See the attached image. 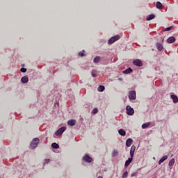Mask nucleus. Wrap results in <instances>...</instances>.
<instances>
[{
    "label": "nucleus",
    "instance_id": "obj_1",
    "mask_svg": "<svg viewBox=\"0 0 178 178\" xmlns=\"http://www.w3.org/2000/svg\"><path fill=\"white\" fill-rule=\"evenodd\" d=\"M38 144H40V139L38 138H33L31 142V149H35V148H37L38 146Z\"/></svg>",
    "mask_w": 178,
    "mask_h": 178
},
{
    "label": "nucleus",
    "instance_id": "obj_2",
    "mask_svg": "<svg viewBox=\"0 0 178 178\" xmlns=\"http://www.w3.org/2000/svg\"><path fill=\"white\" fill-rule=\"evenodd\" d=\"M118 40H120V36L119 35L113 36L108 40V44H109V45H112V44H113V42H115V41H118Z\"/></svg>",
    "mask_w": 178,
    "mask_h": 178
},
{
    "label": "nucleus",
    "instance_id": "obj_3",
    "mask_svg": "<svg viewBox=\"0 0 178 178\" xmlns=\"http://www.w3.org/2000/svg\"><path fill=\"white\" fill-rule=\"evenodd\" d=\"M126 112L127 115L129 116H133L134 115V108H131L130 106H127Z\"/></svg>",
    "mask_w": 178,
    "mask_h": 178
},
{
    "label": "nucleus",
    "instance_id": "obj_4",
    "mask_svg": "<svg viewBox=\"0 0 178 178\" xmlns=\"http://www.w3.org/2000/svg\"><path fill=\"white\" fill-rule=\"evenodd\" d=\"M65 131H66V127H62L55 132V134L56 136H61Z\"/></svg>",
    "mask_w": 178,
    "mask_h": 178
},
{
    "label": "nucleus",
    "instance_id": "obj_5",
    "mask_svg": "<svg viewBox=\"0 0 178 178\" xmlns=\"http://www.w3.org/2000/svg\"><path fill=\"white\" fill-rule=\"evenodd\" d=\"M84 162H87L88 163H91L92 162V158H91L88 154H86L82 158Z\"/></svg>",
    "mask_w": 178,
    "mask_h": 178
},
{
    "label": "nucleus",
    "instance_id": "obj_6",
    "mask_svg": "<svg viewBox=\"0 0 178 178\" xmlns=\"http://www.w3.org/2000/svg\"><path fill=\"white\" fill-rule=\"evenodd\" d=\"M136 91L131 90L129 92V99L130 101H134L136 99Z\"/></svg>",
    "mask_w": 178,
    "mask_h": 178
},
{
    "label": "nucleus",
    "instance_id": "obj_7",
    "mask_svg": "<svg viewBox=\"0 0 178 178\" xmlns=\"http://www.w3.org/2000/svg\"><path fill=\"white\" fill-rule=\"evenodd\" d=\"M134 66H138V67H141L143 66V61L140 59H136L133 61Z\"/></svg>",
    "mask_w": 178,
    "mask_h": 178
},
{
    "label": "nucleus",
    "instance_id": "obj_8",
    "mask_svg": "<svg viewBox=\"0 0 178 178\" xmlns=\"http://www.w3.org/2000/svg\"><path fill=\"white\" fill-rule=\"evenodd\" d=\"M176 42V38L171 36L167 39L168 44H173V42Z\"/></svg>",
    "mask_w": 178,
    "mask_h": 178
},
{
    "label": "nucleus",
    "instance_id": "obj_9",
    "mask_svg": "<svg viewBox=\"0 0 178 178\" xmlns=\"http://www.w3.org/2000/svg\"><path fill=\"white\" fill-rule=\"evenodd\" d=\"M131 162H133V157H132V156H131L130 158H129V159L125 161L124 168H127V166H129V165H130V163H131Z\"/></svg>",
    "mask_w": 178,
    "mask_h": 178
},
{
    "label": "nucleus",
    "instance_id": "obj_10",
    "mask_svg": "<svg viewBox=\"0 0 178 178\" xmlns=\"http://www.w3.org/2000/svg\"><path fill=\"white\" fill-rule=\"evenodd\" d=\"M136 152V145H132L130 149V155L132 158L134 156V152Z\"/></svg>",
    "mask_w": 178,
    "mask_h": 178
},
{
    "label": "nucleus",
    "instance_id": "obj_11",
    "mask_svg": "<svg viewBox=\"0 0 178 178\" xmlns=\"http://www.w3.org/2000/svg\"><path fill=\"white\" fill-rule=\"evenodd\" d=\"M21 81L22 83H23V84H27V83H29V76H24L21 79Z\"/></svg>",
    "mask_w": 178,
    "mask_h": 178
},
{
    "label": "nucleus",
    "instance_id": "obj_12",
    "mask_svg": "<svg viewBox=\"0 0 178 178\" xmlns=\"http://www.w3.org/2000/svg\"><path fill=\"white\" fill-rule=\"evenodd\" d=\"M156 47L157 48L158 51H161L163 49V45L159 42L156 43Z\"/></svg>",
    "mask_w": 178,
    "mask_h": 178
},
{
    "label": "nucleus",
    "instance_id": "obj_13",
    "mask_svg": "<svg viewBox=\"0 0 178 178\" xmlns=\"http://www.w3.org/2000/svg\"><path fill=\"white\" fill-rule=\"evenodd\" d=\"M131 144H133V139L129 138L126 141V147H131Z\"/></svg>",
    "mask_w": 178,
    "mask_h": 178
},
{
    "label": "nucleus",
    "instance_id": "obj_14",
    "mask_svg": "<svg viewBox=\"0 0 178 178\" xmlns=\"http://www.w3.org/2000/svg\"><path fill=\"white\" fill-rule=\"evenodd\" d=\"M153 19H155V15L150 14L146 17V20L147 22H149V20H153Z\"/></svg>",
    "mask_w": 178,
    "mask_h": 178
},
{
    "label": "nucleus",
    "instance_id": "obj_15",
    "mask_svg": "<svg viewBox=\"0 0 178 178\" xmlns=\"http://www.w3.org/2000/svg\"><path fill=\"white\" fill-rule=\"evenodd\" d=\"M131 72H133V69L129 67V68H127V70H124V71L122 72V73H123L124 74H130V73H131Z\"/></svg>",
    "mask_w": 178,
    "mask_h": 178
},
{
    "label": "nucleus",
    "instance_id": "obj_16",
    "mask_svg": "<svg viewBox=\"0 0 178 178\" xmlns=\"http://www.w3.org/2000/svg\"><path fill=\"white\" fill-rule=\"evenodd\" d=\"M168 159V156L165 155L163 156L159 161V165H161V163H163L165 161Z\"/></svg>",
    "mask_w": 178,
    "mask_h": 178
},
{
    "label": "nucleus",
    "instance_id": "obj_17",
    "mask_svg": "<svg viewBox=\"0 0 178 178\" xmlns=\"http://www.w3.org/2000/svg\"><path fill=\"white\" fill-rule=\"evenodd\" d=\"M171 99H172L174 104H177L178 102V97L177 95H171Z\"/></svg>",
    "mask_w": 178,
    "mask_h": 178
},
{
    "label": "nucleus",
    "instance_id": "obj_18",
    "mask_svg": "<svg viewBox=\"0 0 178 178\" xmlns=\"http://www.w3.org/2000/svg\"><path fill=\"white\" fill-rule=\"evenodd\" d=\"M67 124L68 126H74L76 124V120H70L68 122H67Z\"/></svg>",
    "mask_w": 178,
    "mask_h": 178
},
{
    "label": "nucleus",
    "instance_id": "obj_19",
    "mask_svg": "<svg viewBox=\"0 0 178 178\" xmlns=\"http://www.w3.org/2000/svg\"><path fill=\"white\" fill-rule=\"evenodd\" d=\"M118 133L120 136H122V137H124V136H126V131H124V129H119Z\"/></svg>",
    "mask_w": 178,
    "mask_h": 178
},
{
    "label": "nucleus",
    "instance_id": "obj_20",
    "mask_svg": "<svg viewBox=\"0 0 178 178\" xmlns=\"http://www.w3.org/2000/svg\"><path fill=\"white\" fill-rule=\"evenodd\" d=\"M100 60H101V56H97L95 57V58L93 59V63H99Z\"/></svg>",
    "mask_w": 178,
    "mask_h": 178
},
{
    "label": "nucleus",
    "instance_id": "obj_21",
    "mask_svg": "<svg viewBox=\"0 0 178 178\" xmlns=\"http://www.w3.org/2000/svg\"><path fill=\"white\" fill-rule=\"evenodd\" d=\"M97 90L99 91V92H103V91L105 90V86L100 85L98 88Z\"/></svg>",
    "mask_w": 178,
    "mask_h": 178
},
{
    "label": "nucleus",
    "instance_id": "obj_22",
    "mask_svg": "<svg viewBox=\"0 0 178 178\" xmlns=\"http://www.w3.org/2000/svg\"><path fill=\"white\" fill-rule=\"evenodd\" d=\"M162 3H161L160 1H157L156 3V7L157 8V9H162Z\"/></svg>",
    "mask_w": 178,
    "mask_h": 178
},
{
    "label": "nucleus",
    "instance_id": "obj_23",
    "mask_svg": "<svg viewBox=\"0 0 178 178\" xmlns=\"http://www.w3.org/2000/svg\"><path fill=\"white\" fill-rule=\"evenodd\" d=\"M51 147L54 149H58V148H59V145H58V143H54L51 144Z\"/></svg>",
    "mask_w": 178,
    "mask_h": 178
},
{
    "label": "nucleus",
    "instance_id": "obj_24",
    "mask_svg": "<svg viewBox=\"0 0 178 178\" xmlns=\"http://www.w3.org/2000/svg\"><path fill=\"white\" fill-rule=\"evenodd\" d=\"M175 165V159H172L168 163V166H170V168H172V166H173Z\"/></svg>",
    "mask_w": 178,
    "mask_h": 178
},
{
    "label": "nucleus",
    "instance_id": "obj_25",
    "mask_svg": "<svg viewBox=\"0 0 178 178\" xmlns=\"http://www.w3.org/2000/svg\"><path fill=\"white\" fill-rule=\"evenodd\" d=\"M118 155H119V152L117 150H113L112 152L113 158H115V156H118Z\"/></svg>",
    "mask_w": 178,
    "mask_h": 178
},
{
    "label": "nucleus",
    "instance_id": "obj_26",
    "mask_svg": "<svg viewBox=\"0 0 178 178\" xmlns=\"http://www.w3.org/2000/svg\"><path fill=\"white\" fill-rule=\"evenodd\" d=\"M149 124H151V122H147V123L143 124L142 129H147V127H148Z\"/></svg>",
    "mask_w": 178,
    "mask_h": 178
},
{
    "label": "nucleus",
    "instance_id": "obj_27",
    "mask_svg": "<svg viewBox=\"0 0 178 178\" xmlns=\"http://www.w3.org/2000/svg\"><path fill=\"white\" fill-rule=\"evenodd\" d=\"M128 175H129V172H127V171H125V172L122 174V178H127Z\"/></svg>",
    "mask_w": 178,
    "mask_h": 178
},
{
    "label": "nucleus",
    "instance_id": "obj_28",
    "mask_svg": "<svg viewBox=\"0 0 178 178\" xmlns=\"http://www.w3.org/2000/svg\"><path fill=\"white\" fill-rule=\"evenodd\" d=\"M172 27H173V26H169L168 28H165L164 29V31H170V30H172Z\"/></svg>",
    "mask_w": 178,
    "mask_h": 178
},
{
    "label": "nucleus",
    "instance_id": "obj_29",
    "mask_svg": "<svg viewBox=\"0 0 178 178\" xmlns=\"http://www.w3.org/2000/svg\"><path fill=\"white\" fill-rule=\"evenodd\" d=\"M92 113H93L94 115H95V113H98V108H95L92 111Z\"/></svg>",
    "mask_w": 178,
    "mask_h": 178
},
{
    "label": "nucleus",
    "instance_id": "obj_30",
    "mask_svg": "<svg viewBox=\"0 0 178 178\" xmlns=\"http://www.w3.org/2000/svg\"><path fill=\"white\" fill-rule=\"evenodd\" d=\"M20 72H22V73H26V72H27V69L22 67L20 69Z\"/></svg>",
    "mask_w": 178,
    "mask_h": 178
},
{
    "label": "nucleus",
    "instance_id": "obj_31",
    "mask_svg": "<svg viewBox=\"0 0 178 178\" xmlns=\"http://www.w3.org/2000/svg\"><path fill=\"white\" fill-rule=\"evenodd\" d=\"M84 50H83L82 51H80L79 53V56H84Z\"/></svg>",
    "mask_w": 178,
    "mask_h": 178
},
{
    "label": "nucleus",
    "instance_id": "obj_32",
    "mask_svg": "<svg viewBox=\"0 0 178 178\" xmlns=\"http://www.w3.org/2000/svg\"><path fill=\"white\" fill-rule=\"evenodd\" d=\"M92 77H97V74L95 73V70L92 72Z\"/></svg>",
    "mask_w": 178,
    "mask_h": 178
},
{
    "label": "nucleus",
    "instance_id": "obj_33",
    "mask_svg": "<svg viewBox=\"0 0 178 178\" xmlns=\"http://www.w3.org/2000/svg\"><path fill=\"white\" fill-rule=\"evenodd\" d=\"M50 161H51L50 159H45L44 162V165H46V163H49Z\"/></svg>",
    "mask_w": 178,
    "mask_h": 178
},
{
    "label": "nucleus",
    "instance_id": "obj_34",
    "mask_svg": "<svg viewBox=\"0 0 178 178\" xmlns=\"http://www.w3.org/2000/svg\"><path fill=\"white\" fill-rule=\"evenodd\" d=\"M118 80H120V81H122V78H119V79H118Z\"/></svg>",
    "mask_w": 178,
    "mask_h": 178
},
{
    "label": "nucleus",
    "instance_id": "obj_35",
    "mask_svg": "<svg viewBox=\"0 0 178 178\" xmlns=\"http://www.w3.org/2000/svg\"><path fill=\"white\" fill-rule=\"evenodd\" d=\"M133 176H134V174H132V175H131V177H133Z\"/></svg>",
    "mask_w": 178,
    "mask_h": 178
},
{
    "label": "nucleus",
    "instance_id": "obj_36",
    "mask_svg": "<svg viewBox=\"0 0 178 178\" xmlns=\"http://www.w3.org/2000/svg\"><path fill=\"white\" fill-rule=\"evenodd\" d=\"M163 41H164V40H163V39H162V42H163Z\"/></svg>",
    "mask_w": 178,
    "mask_h": 178
}]
</instances>
